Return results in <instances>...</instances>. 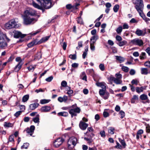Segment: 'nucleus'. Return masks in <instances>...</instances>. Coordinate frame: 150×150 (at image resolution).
Segmentation results:
<instances>
[{
    "label": "nucleus",
    "mask_w": 150,
    "mask_h": 150,
    "mask_svg": "<svg viewBox=\"0 0 150 150\" xmlns=\"http://www.w3.org/2000/svg\"><path fill=\"white\" fill-rule=\"evenodd\" d=\"M127 42L125 40H123L122 41L119 42L118 45L120 47L122 46L127 44Z\"/></svg>",
    "instance_id": "nucleus-33"
},
{
    "label": "nucleus",
    "mask_w": 150,
    "mask_h": 150,
    "mask_svg": "<svg viewBox=\"0 0 150 150\" xmlns=\"http://www.w3.org/2000/svg\"><path fill=\"white\" fill-rule=\"evenodd\" d=\"M116 39L117 41L119 42L122 41V37L119 35H117L116 36Z\"/></svg>",
    "instance_id": "nucleus-54"
},
{
    "label": "nucleus",
    "mask_w": 150,
    "mask_h": 150,
    "mask_svg": "<svg viewBox=\"0 0 150 150\" xmlns=\"http://www.w3.org/2000/svg\"><path fill=\"white\" fill-rule=\"evenodd\" d=\"M140 98L142 100L145 101H142V102L144 103H149L150 101L148 99V96L147 95L145 94H143L141 95L140 96Z\"/></svg>",
    "instance_id": "nucleus-10"
},
{
    "label": "nucleus",
    "mask_w": 150,
    "mask_h": 150,
    "mask_svg": "<svg viewBox=\"0 0 150 150\" xmlns=\"http://www.w3.org/2000/svg\"><path fill=\"white\" fill-rule=\"evenodd\" d=\"M116 59L120 61V63L123 62L125 60V59L122 57L118 56H116Z\"/></svg>",
    "instance_id": "nucleus-29"
},
{
    "label": "nucleus",
    "mask_w": 150,
    "mask_h": 150,
    "mask_svg": "<svg viewBox=\"0 0 150 150\" xmlns=\"http://www.w3.org/2000/svg\"><path fill=\"white\" fill-rule=\"evenodd\" d=\"M92 138V137L88 138L86 137H84V139L86 141L87 144H88L89 145H91L94 144L93 140Z\"/></svg>",
    "instance_id": "nucleus-18"
},
{
    "label": "nucleus",
    "mask_w": 150,
    "mask_h": 150,
    "mask_svg": "<svg viewBox=\"0 0 150 150\" xmlns=\"http://www.w3.org/2000/svg\"><path fill=\"white\" fill-rule=\"evenodd\" d=\"M88 124L85 122L81 121L79 124V126L80 129L82 130H85L88 127Z\"/></svg>",
    "instance_id": "nucleus-13"
},
{
    "label": "nucleus",
    "mask_w": 150,
    "mask_h": 150,
    "mask_svg": "<svg viewBox=\"0 0 150 150\" xmlns=\"http://www.w3.org/2000/svg\"><path fill=\"white\" fill-rule=\"evenodd\" d=\"M83 42L82 41H80L78 42V46L76 47V49L77 50H79L81 47L83 46Z\"/></svg>",
    "instance_id": "nucleus-35"
},
{
    "label": "nucleus",
    "mask_w": 150,
    "mask_h": 150,
    "mask_svg": "<svg viewBox=\"0 0 150 150\" xmlns=\"http://www.w3.org/2000/svg\"><path fill=\"white\" fill-rule=\"evenodd\" d=\"M40 4H38L35 2L33 1V6L37 8L42 10L43 12L44 8L47 9L50 8L53 5L52 3V0H36Z\"/></svg>",
    "instance_id": "nucleus-1"
},
{
    "label": "nucleus",
    "mask_w": 150,
    "mask_h": 150,
    "mask_svg": "<svg viewBox=\"0 0 150 150\" xmlns=\"http://www.w3.org/2000/svg\"><path fill=\"white\" fill-rule=\"evenodd\" d=\"M69 57L73 60L76 59V56L75 54H70L69 55Z\"/></svg>",
    "instance_id": "nucleus-56"
},
{
    "label": "nucleus",
    "mask_w": 150,
    "mask_h": 150,
    "mask_svg": "<svg viewBox=\"0 0 150 150\" xmlns=\"http://www.w3.org/2000/svg\"><path fill=\"white\" fill-rule=\"evenodd\" d=\"M42 57V54L40 52H38L35 55V59H39L41 58Z\"/></svg>",
    "instance_id": "nucleus-31"
},
{
    "label": "nucleus",
    "mask_w": 150,
    "mask_h": 150,
    "mask_svg": "<svg viewBox=\"0 0 150 150\" xmlns=\"http://www.w3.org/2000/svg\"><path fill=\"white\" fill-rule=\"evenodd\" d=\"M119 8V6L118 4L115 5L113 7V11L115 12H117Z\"/></svg>",
    "instance_id": "nucleus-39"
},
{
    "label": "nucleus",
    "mask_w": 150,
    "mask_h": 150,
    "mask_svg": "<svg viewBox=\"0 0 150 150\" xmlns=\"http://www.w3.org/2000/svg\"><path fill=\"white\" fill-rule=\"evenodd\" d=\"M50 100L42 99L40 100V103L41 104H44L47 103L50 101Z\"/></svg>",
    "instance_id": "nucleus-34"
},
{
    "label": "nucleus",
    "mask_w": 150,
    "mask_h": 150,
    "mask_svg": "<svg viewBox=\"0 0 150 150\" xmlns=\"http://www.w3.org/2000/svg\"><path fill=\"white\" fill-rule=\"evenodd\" d=\"M29 144L28 143H24L23 145L21 146V148L27 149L29 146Z\"/></svg>",
    "instance_id": "nucleus-51"
},
{
    "label": "nucleus",
    "mask_w": 150,
    "mask_h": 150,
    "mask_svg": "<svg viewBox=\"0 0 150 150\" xmlns=\"http://www.w3.org/2000/svg\"><path fill=\"white\" fill-rule=\"evenodd\" d=\"M115 130L114 128L112 127H110L108 130V132L109 134H113L114 133Z\"/></svg>",
    "instance_id": "nucleus-32"
},
{
    "label": "nucleus",
    "mask_w": 150,
    "mask_h": 150,
    "mask_svg": "<svg viewBox=\"0 0 150 150\" xmlns=\"http://www.w3.org/2000/svg\"><path fill=\"white\" fill-rule=\"evenodd\" d=\"M35 129V126L34 125H31L30 128H28L26 129V131L27 133L29 134L30 136H32Z\"/></svg>",
    "instance_id": "nucleus-14"
},
{
    "label": "nucleus",
    "mask_w": 150,
    "mask_h": 150,
    "mask_svg": "<svg viewBox=\"0 0 150 150\" xmlns=\"http://www.w3.org/2000/svg\"><path fill=\"white\" fill-rule=\"evenodd\" d=\"M96 85L98 86L101 87L102 89H104V90H106V87L105 86L106 84L104 82H97L96 83Z\"/></svg>",
    "instance_id": "nucleus-20"
},
{
    "label": "nucleus",
    "mask_w": 150,
    "mask_h": 150,
    "mask_svg": "<svg viewBox=\"0 0 150 150\" xmlns=\"http://www.w3.org/2000/svg\"><path fill=\"white\" fill-rule=\"evenodd\" d=\"M121 68L122 70L125 72H127L129 71V68L127 67L123 66Z\"/></svg>",
    "instance_id": "nucleus-40"
},
{
    "label": "nucleus",
    "mask_w": 150,
    "mask_h": 150,
    "mask_svg": "<svg viewBox=\"0 0 150 150\" xmlns=\"http://www.w3.org/2000/svg\"><path fill=\"white\" fill-rule=\"evenodd\" d=\"M68 88L67 89H69L68 91L67 92V94H68L69 96H71V94L73 93V91L72 90L70 89V88L69 87H68Z\"/></svg>",
    "instance_id": "nucleus-47"
},
{
    "label": "nucleus",
    "mask_w": 150,
    "mask_h": 150,
    "mask_svg": "<svg viewBox=\"0 0 150 150\" xmlns=\"http://www.w3.org/2000/svg\"><path fill=\"white\" fill-rule=\"evenodd\" d=\"M29 98V96L28 95H25L24 96L22 100L23 102H25L27 101L28 99Z\"/></svg>",
    "instance_id": "nucleus-36"
},
{
    "label": "nucleus",
    "mask_w": 150,
    "mask_h": 150,
    "mask_svg": "<svg viewBox=\"0 0 150 150\" xmlns=\"http://www.w3.org/2000/svg\"><path fill=\"white\" fill-rule=\"evenodd\" d=\"M122 31V26H120L118 27L117 30L116 32L118 34L120 33Z\"/></svg>",
    "instance_id": "nucleus-49"
},
{
    "label": "nucleus",
    "mask_w": 150,
    "mask_h": 150,
    "mask_svg": "<svg viewBox=\"0 0 150 150\" xmlns=\"http://www.w3.org/2000/svg\"><path fill=\"white\" fill-rule=\"evenodd\" d=\"M22 112V111L21 110L18 111L14 114V115L16 117H18L21 114Z\"/></svg>",
    "instance_id": "nucleus-52"
},
{
    "label": "nucleus",
    "mask_w": 150,
    "mask_h": 150,
    "mask_svg": "<svg viewBox=\"0 0 150 150\" xmlns=\"http://www.w3.org/2000/svg\"><path fill=\"white\" fill-rule=\"evenodd\" d=\"M57 114L59 116H61L64 117H67L68 115V113L65 112H59Z\"/></svg>",
    "instance_id": "nucleus-28"
},
{
    "label": "nucleus",
    "mask_w": 150,
    "mask_h": 150,
    "mask_svg": "<svg viewBox=\"0 0 150 150\" xmlns=\"http://www.w3.org/2000/svg\"><path fill=\"white\" fill-rule=\"evenodd\" d=\"M114 82L117 84H119L122 83V81L121 79H117L115 78Z\"/></svg>",
    "instance_id": "nucleus-30"
},
{
    "label": "nucleus",
    "mask_w": 150,
    "mask_h": 150,
    "mask_svg": "<svg viewBox=\"0 0 150 150\" xmlns=\"http://www.w3.org/2000/svg\"><path fill=\"white\" fill-rule=\"evenodd\" d=\"M20 25L14 19H12L5 24V27L7 29H10L13 28H18Z\"/></svg>",
    "instance_id": "nucleus-3"
},
{
    "label": "nucleus",
    "mask_w": 150,
    "mask_h": 150,
    "mask_svg": "<svg viewBox=\"0 0 150 150\" xmlns=\"http://www.w3.org/2000/svg\"><path fill=\"white\" fill-rule=\"evenodd\" d=\"M115 78L113 77L112 76H110L108 78V80L110 82H111L112 81H114Z\"/></svg>",
    "instance_id": "nucleus-63"
},
{
    "label": "nucleus",
    "mask_w": 150,
    "mask_h": 150,
    "mask_svg": "<svg viewBox=\"0 0 150 150\" xmlns=\"http://www.w3.org/2000/svg\"><path fill=\"white\" fill-rule=\"evenodd\" d=\"M98 38V36L97 35H94L92 37L90 40H96Z\"/></svg>",
    "instance_id": "nucleus-62"
},
{
    "label": "nucleus",
    "mask_w": 150,
    "mask_h": 150,
    "mask_svg": "<svg viewBox=\"0 0 150 150\" xmlns=\"http://www.w3.org/2000/svg\"><path fill=\"white\" fill-rule=\"evenodd\" d=\"M145 55L146 53L145 52H142L140 56V59H144L145 56Z\"/></svg>",
    "instance_id": "nucleus-57"
},
{
    "label": "nucleus",
    "mask_w": 150,
    "mask_h": 150,
    "mask_svg": "<svg viewBox=\"0 0 150 150\" xmlns=\"http://www.w3.org/2000/svg\"><path fill=\"white\" fill-rule=\"evenodd\" d=\"M119 140L121 144L122 145V146L125 148L126 146V144L124 140H122L121 139H119Z\"/></svg>",
    "instance_id": "nucleus-37"
},
{
    "label": "nucleus",
    "mask_w": 150,
    "mask_h": 150,
    "mask_svg": "<svg viewBox=\"0 0 150 150\" xmlns=\"http://www.w3.org/2000/svg\"><path fill=\"white\" fill-rule=\"evenodd\" d=\"M100 69L102 71H104L105 69V65L104 64H100L99 66Z\"/></svg>",
    "instance_id": "nucleus-38"
},
{
    "label": "nucleus",
    "mask_w": 150,
    "mask_h": 150,
    "mask_svg": "<svg viewBox=\"0 0 150 150\" xmlns=\"http://www.w3.org/2000/svg\"><path fill=\"white\" fill-rule=\"evenodd\" d=\"M115 76L116 78H115L120 79H121L122 78V75L120 73H116L115 74Z\"/></svg>",
    "instance_id": "nucleus-45"
},
{
    "label": "nucleus",
    "mask_w": 150,
    "mask_h": 150,
    "mask_svg": "<svg viewBox=\"0 0 150 150\" xmlns=\"http://www.w3.org/2000/svg\"><path fill=\"white\" fill-rule=\"evenodd\" d=\"M23 23L25 25H28L34 24L37 21V19L31 17L30 16H28L23 14Z\"/></svg>",
    "instance_id": "nucleus-2"
},
{
    "label": "nucleus",
    "mask_w": 150,
    "mask_h": 150,
    "mask_svg": "<svg viewBox=\"0 0 150 150\" xmlns=\"http://www.w3.org/2000/svg\"><path fill=\"white\" fill-rule=\"evenodd\" d=\"M5 38L6 40L8 42L10 40V39L7 37L6 34L3 33L0 31V40L2 39H4Z\"/></svg>",
    "instance_id": "nucleus-24"
},
{
    "label": "nucleus",
    "mask_w": 150,
    "mask_h": 150,
    "mask_svg": "<svg viewBox=\"0 0 150 150\" xmlns=\"http://www.w3.org/2000/svg\"><path fill=\"white\" fill-rule=\"evenodd\" d=\"M141 73L142 74L144 75L150 74V70L147 68H141Z\"/></svg>",
    "instance_id": "nucleus-19"
},
{
    "label": "nucleus",
    "mask_w": 150,
    "mask_h": 150,
    "mask_svg": "<svg viewBox=\"0 0 150 150\" xmlns=\"http://www.w3.org/2000/svg\"><path fill=\"white\" fill-rule=\"evenodd\" d=\"M100 134L102 137H105V132L104 131H100Z\"/></svg>",
    "instance_id": "nucleus-55"
},
{
    "label": "nucleus",
    "mask_w": 150,
    "mask_h": 150,
    "mask_svg": "<svg viewBox=\"0 0 150 150\" xmlns=\"http://www.w3.org/2000/svg\"><path fill=\"white\" fill-rule=\"evenodd\" d=\"M63 141L62 138H58L54 142V145L55 147H58L62 144Z\"/></svg>",
    "instance_id": "nucleus-11"
},
{
    "label": "nucleus",
    "mask_w": 150,
    "mask_h": 150,
    "mask_svg": "<svg viewBox=\"0 0 150 150\" xmlns=\"http://www.w3.org/2000/svg\"><path fill=\"white\" fill-rule=\"evenodd\" d=\"M36 14V11L32 9H30L25 11L23 13V14L30 16H34Z\"/></svg>",
    "instance_id": "nucleus-9"
},
{
    "label": "nucleus",
    "mask_w": 150,
    "mask_h": 150,
    "mask_svg": "<svg viewBox=\"0 0 150 150\" xmlns=\"http://www.w3.org/2000/svg\"><path fill=\"white\" fill-rule=\"evenodd\" d=\"M68 99V97L67 96H64L63 97H59L58 98V100L60 102H66Z\"/></svg>",
    "instance_id": "nucleus-21"
},
{
    "label": "nucleus",
    "mask_w": 150,
    "mask_h": 150,
    "mask_svg": "<svg viewBox=\"0 0 150 150\" xmlns=\"http://www.w3.org/2000/svg\"><path fill=\"white\" fill-rule=\"evenodd\" d=\"M53 79V77L52 76H50L48 78H46L45 80L47 82H50Z\"/></svg>",
    "instance_id": "nucleus-60"
},
{
    "label": "nucleus",
    "mask_w": 150,
    "mask_h": 150,
    "mask_svg": "<svg viewBox=\"0 0 150 150\" xmlns=\"http://www.w3.org/2000/svg\"><path fill=\"white\" fill-rule=\"evenodd\" d=\"M49 37H50L49 36H47L44 38H43L38 42L37 41V40H34L31 42L29 43L27 45V46L28 47H31L35 45L40 44L41 43L47 41L49 39Z\"/></svg>",
    "instance_id": "nucleus-5"
},
{
    "label": "nucleus",
    "mask_w": 150,
    "mask_h": 150,
    "mask_svg": "<svg viewBox=\"0 0 150 150\" xmlns=\"http://www.w3.org/2000/svg\"><path fill=\"white\" fill-rule=\"evenodd\" d=\"M131 42L133 45L141 46L144 44L142 40L139 38H135L131 40Z\"/></svg>",
    "instance_id": "nucleus-8"
},
{
    "label": "nucleus",
    "mask_w": 150,
    "mask_h": 150,
    "mask_svg": "<svg viewBox=\"0 0 150 150\" xmlns=\"http://www.w3.org/2000/svg\"><path fill=\"white\" fill-rule=\"evenodd\" d=\"M22 65L23 63L21 61L19 62L18 64L14 68L15 71L16 72L18 71L21 69Z\"/></svg>",
    "instance_id": "nucleus-22"
},
{
    "label": "nucleus",
    "mask_w": 150,
    "mask_h": 150,
    "mask_svg": "<svg viewBox=\"0 0 150 150\" xmlns=\"http://www.w3.org/2000/svg\"><path fill=\"white\" fill-rule=\"evenodd\" d=\"M146 33V30H142L137 29L135 32V34L138 36H143Z\"/></svg>",
    "instance_id": "nucleus-12"
},
{
    "label": "nucleus",
    "mask_w": 150,
    "mask_h": 150,
    "mask_svg": "<svg viewBox=\"0 0 150 150\" xmlns=\"http://www.w3.org/2000/svg\"><path fill=\"white\" fill-rule=\"evenodd\" d=\"M138 22V21L136 20L134 18H132L130 21V23H137Z\"/></svg>",
    "instance_id": "nucleus-61"
},
{
    "label": "nucleus",
    "mask_w": 150,
    "mask_h": 150,
    "mask_svg": "<svg viewBox=\"0 0 150 150\" xmlns=\"http://www.w3.org/2000/svg\"><path fill=\"white\" fill-rule=\"evenodd\" d=\"M51 109V107L48 106H44L42 107L41 110L42 112H49Z\"/></svg>",
    "instance_id": "nucleus-17"
},
{
    "label": "nucleus",
    "mask_w": 150,
    "mask_h": 150,
    "mask_svg": "<svg viewBox=\"0 0 150 150\" xmlns=\"http://www.w3.org/2000/svg\"><path fill=\"white\" fill-rule=\"evenodd\" d=\"M8 140L9 142H14L13 135H11L9 136Z\"/></svg>",
    "instance_id": "nucleus-44"
},
{
    "label": "nucleus",
    "mask_w": 150,
    "mask_h": 150,
    "mask_svg": "<svg viewBox=\"0 0 150 150\" xmlns=\"http://www.w3.org/2000/svg\"><path fill=\"white\" fill-rule=\"evenodd\" d=\"M103 96V98L105 99H108L109 96V93L108 92H105V94Z\"/></svg>",
    "instance_id": "nucleus-46"
},
{
    "label": "nucleus",
    "mask_w": 150,
    "mask_h": 150,
    "mask_svg": "<svg viewBox=\"0 0 150 150\" xmlns=\"http://www.w3.org/2000/svg\"><path fill=\"white\" fill-rule=\"evenodd\" d=\"M132 85H135L136 86H137L139 83V81L136 79H133L132 80L131 82Z\"/></svg>",
    "instance_id": "nucleus-41"
},
{
    "label": "nucleus",
    "mask_w": 150,
    "mask_h": 150,
    "mask_svg": "<svg viewBox=\"0 0 150 150\" xmlns=\"http://www.w3.org/2000/svg\"><path fill=\"white\" fill-rule=\"evenodd\" d=\"M39 115L38 114L33 119V120L35 123H38L39 124Z\"/></svg>",
    "instance_id": "nucleus-27"
},
{
    "label": "nucleus",
    "mask_w": 150,
    "mask_h": 150,
    "mask_svg": "<svg viewBox=\"0 0 150 150\" xmlns=\"http://www.w3.org/2000/svg\"><path fill=\"white\" fill-rule=\"evenodd\" d=\"M116 144L117 145L115 146V148L117 149H122V146L121 145H120V144L117 142H116Z\"/></svg>",
    "instance_id": "nucleus-58"
},
{
    "label": "nucleus",
    "mask_w": 150,
    "mask_h": 150,
    "mask_svg": "<svg viewBox=\"0 0 150 150\" xmlns=\"http://www.w3.org/2000/svg\"><path fill=\"white\" fill-rule=\"evenodd\" d=\"M67 82L65 81H62L61 83V86L63 87H65L67 85Z\"/></svg>",
    "instance_id": "nucleus-59"
},
{
    "label": "nucleus",
    "mask_w": 150,
    "mask_h": 150,
    "mask_svg": "<svg viewBox=\"0 0 150 150\" xmlns=\"http://www.w3.org/2000/svg\"><path fill=\"white\" fill-rule=\"evenodd\" d=\"M106 90L104 89H101L99 90V93L100 96H103L105 93V91Z\"/></svg>",
    "instance_id": "nucleus-42"
},
{
    "label": "nucleus",
    "mask_w": 150,
    "mask_h": 150,
    "mask_svg": "<svg viewBox=\"0 0 150 150\" xmlns=\"http://www.w3.org/2000/svg\"><path fill=\"white\" fill-rule=\"evenodd\" d=\"M14 37L16 38H21L24 37L25 35L22 34L21 32L18 31H16L14 34Z\"/></svg>",
    "instance_id": "nucleus-15"
},
{
    "label": "nucleus",
    "mask_w": 150,
    "mask_h": 150,
    "mask_svg": "<svg viewBox=\"0 0 150 150\" xmlns=\"http://www.w3.org/2000/svg\"><path fill=\"white\" fill-rule=\"evenodd\" d=\"M119 114L121 116L120 118L121 119L123 118L125 116V113L122 110H121L120 111L119 113Z\"/></svg>",
    "instance_id": "nucleus-50"
},
{
    "label": "nucleus",
    "mask_w": 150,
    "mask_h": 150,
    "mask_svg": "<svg viewBox=\"0 0 150 150\" xmlns=\"http://www.w3.org/2000/svg\"><path fill=\"white\" fill-rule=\"evenodd\" d=\"M39 105V104L37 103L31 104L30 106V108L32 110H34L38 107Z\"/></svg>",
    "instance_id": "nucleus-26"
},
{
    "label": "nucleus",
    "mask_w": 150,
    "mask_h": 150,
    "mask_svg": "<svg viewBox=\"0 0 150 150\" xmlns=\"http://www.w3.org/2000/svg\"><path fill=\"white\" fill-rule=\"evenodd\" d=\"M134 4H136L135 7L139 14L143 13L144 5L143 0H136Z\"/></svg>",
    "instance_id": "nucleus-4"
},
{
    "label": "nucleus",
    "mask_w": 150,
    "mask_h": 150,
    "mask_svg": "<svg viewBox=\"0 0 150 150\" xmlns=\"http://www.w3.org/2000/svg\"><path fill=\"white\" fill-rule=\"evenodd\" d=\"M7 46V43L4 40V39H2L0 40V48L5 49Z\"/></svg>",
    "instance_id": "nucleus-16"
},
{
    "label": "nucleus",
    "mask_w": 150,
    "mask_h": 150,
    "mask_svg": "<svg viewBox=\"0 0 150 150\" xmlns=\"http://www.w3.org/2000/svg\"><path fill=\"white\" fill-rule=\"evenodd\" d=\"M77 141V138L74 137H73L70 138L67 142L68 147H74L76 144Z\"/></svg>",
    "instance_id": "nucleus-7"
},
{
    "label": "nucleus",
    "mask_w": 150,
    "mask_h": 150,
    "mask_svg": "<svg viewBox=\"0 0 150 150\" xmlns=\"http://www.w3.org/2000/svg\"><path fill=\"white\" fill-rule=\"evenodd\" d=\"M144 89H145V87L144 86H142L140 87H137L136 88V91L138 93H139L143 92L144 90Z\"/></svg>",
    "instance_id": "nucleus-25"
},
{
    "label": "nucleus",
    "mask_w": 150,
    "mask_h": 150,
    "mask_svg": "<svg viewBox=\"0 0 150 150\" xmlns=\"http://www.w3.org/2000/svg\"><path fill=\"white\" fill-rule=\"evenodd\" d=\"M139 15L146 23H148L150 21V19L146 17L143 13H142L141 14H139Z\"/></svg>",
    "instance_id": "nucleus-23"
},
{
    "label": "nucleus",
    "mask_w": 150,
    "mask_h": 150,
    "mask_svg": "<svg viewBox=\"0 0 150 150\" xmlns=\"http://www.w3.org/2000/svg\"><path fill=\"white\" fill-rule=\"evenodd\" d=\"M144 65L146 67L150 68V61H147L145 62Z\"/></svg>",
    "instance_id": "nucleus-53"
},
{
    "label": "nucleus",
    "mask_w": 150,
    "mask_h": 150,
    "mask_svg": "<svg viewBox=\"0 0 150 150\" xmlns=\"http://www.w3.org/2000/svg\"><path fill=\"white\" fill-rule=\"evenodd\" d=\"M71 108H73L70 109L69 112L71 115V117H73V116H76V113H80L81 110L79 108L76 107V104L72 105Z\"/></svg>",
    "instance_id": "nucleus-6"
},
{
    "label": "nucleus",
    "mask_w": 150,
    "mask_h": 150,
    "mask_svg": "<svg viewBox=\"0 0 150 150\" xmlns=\"http://www.w3.org/2000/svg\"><path fill=\"white\" fill-rule=\"evenodd\" d=\"M146 131L147 133L150 132V126L149 125L146 126Z\"/></svg>",
    "instance_id": "nucleus-64"
},
{
    "label": "nucleus",
    "mask_w": 150,
    "mask_h": 150,
    "mask_svg": "<svg viewBox=\"0 0 150 150\" xmlns=\"http://www.w3.org/2000/svg\"><path fill=\"white\" fill-rule=\"evenodd\" d=\"M13 126V124L10 123L5 122L4 124V126L5 127H11Z\"/></svg>",
    "instance_id": "nucleus-43"
},
{
    "label": "nucleus",
    "mask_w": 150,
    "mask_h": 150,
    "mask_svg": "<svg viewBox=\"0 0 150 150\" xmlns=\"http://www.w3.org/2000/svg\"><path fill=\"white\" fill-rule=\"evenodd\" d=\"M77 21L78 23L82 24L83 23L82 18L81 16L78 18Z\"/></svg>",
    "instance_id": "nucleus-48"
}]
</instances>
